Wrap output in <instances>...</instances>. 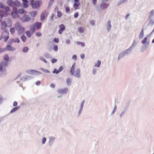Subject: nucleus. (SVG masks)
<instances>
[{"label": "nucleus", "instance_id": "2eb2a0df", "mask_svg": "<svg viewBox=\"0 0 154 154\" xmlns=\"http://www.w3.org/2000/svg\"><path fill=\"white\" fill-rule=\"evenodd\" d=\"M38 14V12L37 11H33L30 12L29 13L30 15L32 17H35Z\"/></svg>", "mask_w": 154, "mask_h": 154}, {"label": "nucleus", "instance_id": "de8ad7c7", "mask_svg": "<svg viewBox=\"0 0 154 154\" xmlns=\"http://www.w3.org/2000/svg\"><path fill=\"white\" fill-rule=\"evenodd\" d=\"M54 41L56 43H58L59 42V39L57 38H55L54 39Z\"/></svg>", "mask_w": 154, "mask_h": 154}, {"label": "nucleus", "instance_id": "bf43d9fd", "mask_svg": "<svg viewBox=\"0 0 154 154\" xmlns=\"http://www.w3.org/2000/svg\"><path fill=\"white\" fill-rule=\"evenodd\" d=\"M50 86L52 88H54L55 87V85L53 84H51L50 85Z\"/></svg>", "mask_w": 154, "mask_h": 154}, {"label": "nucleus", "instance_id": "774afa93", "mask_svg": "<svg viewBox=\"0 0 154 154\" xmlns=\"http://www.w3.org/2000/svg\"><path fill=\"white\" fill-rule=\"evenodd\" d=\"M92 72L93 74H95L96 72V70L95 69H94Z\"/></svg>", "mask_w": 154, "mask_h": 154}, {"label": "nucleus", "instance_id": "5701e85b", "mask_svg": "<svg viewBox=\"0 0 154 154\" xmlns=\"http://www.w3.org/2000/svg\"><path fill=\"white\" fill-rule=\"evenodd\" d=\"M143 44L146 43H148L149 42L148 41V38L147 37H145L142 42Z\"/></svg>", "mask_w": 154, "mask_h": 154}, {"label": "nucleus", "instance_id": "412c9836", "mask_svg": "<svg viewBox=\"0 0 154 154\" xmlns=\"http://www.w3.org/2000/svg\"><path fill=\"white\" fill-rule=\"evenodd\" d=\"M144 35V29L143 28L140 32L139 35V38L141 39L142 38Z\"/></svg>", "mask_w": 154, "mask_h": 154}, {"label": "nucleus", "instance_id": "09e8293b", "mask_svg": "<svg viewBox=\"0 0 154 154\" xmlns=\"http://www.w3.org/2000/svg\"><path fill=\"white\" fill-rule=\"evenodd\" d=\"M5 6L3 4L0 3V8H4Z\"/></svg>", "mask_w": 154, "mask_h": 154}, {"label": "nucleus", "instance_id": "393cba45", "mask_svg": "<svg viewBox=\"0 0 154 154\" xmlns=\"http://www.w3.org/2000/svg\"><path fill=\"white\" fill-rule=\"evenodd\" d=\"M15 31V27H12L10 28V31L12 35L14 34Z\"/></svg>", "mask_w": 154, "mask_h": 154}, {"label": "nucleus", "instance_id": "dca6fc26", "mask_svg": "<svg viewBox=\"0 0 154 154\" xmlns=\"http://www.w3.org/2000/svg\"><path fill=\"white\" fill-rule=\"evenodd\" d=\"M11 15L14 18L17 19L18 17V14L17 12H12Z\"/></svg>", "mask_w": 154, "mask_h": 154}, {"label": "nucleus", "instance_id": "4c0bfd02", "mask_svg": "<svg viewBox=\"0 0 154 154\" xmlns=\"http://www.w3.org/2000/svg\"><path fill=\"white\" fill-rule=\"evenodd\" d=\"M63 66H60V67L59 69L58 70H57V72H57V73H59V72H60L62 70H63Z\"/></svg>", "mask_w": 154, "mask_h": 154}, {"label": "nucleus", "instance_id": "5fc2aeb1", "mask_svg": "<svg viewBox=\"0 0 154 154\" xmlns=\"http://www.w3.org/2000/svg\"><path fill=\"white\" fill-rule=\"evenodd\" d=\"M17 103L16 101H14L13 103V106H16L17 105Z\"/></svg>", "mask_w": 154, "mask_h": 154}, {"label": "nucleus", "instance_id": "9d476101", "mask_svg": "<svg viewBox=\"0 0 154 154\" xmlns=\"http://www.w3.org/2000/svg\"><path fill=\"white\" fill-rule=\"evenodd\" d=\"M109 5L108 4L103 2L101 4L100 6V9L104 10L108 7Z\"/></svg>", "mask_w": 154, "mask_h": 154}, {"label": "nucleus", "instance_id": "58836bf2", "mask_svg": "<svg viewBox=\"0 0 154 154\" xmlns=\"http://www.w3.org/2000/svg\"><path fill=\"white\" fill-rule=\"evenodd\" d=\"M28 6V5L27 3H23V7L24 8H27Z\"/></svg>", "mask_w": 154, "mask_h": 154}, {"label": "nucleus", "instance_id": "c85d7f7f", "mask_svg": "<svg viewBox=\"0 0 154 154\" xmlns=\"http://www.w3.org/2000/svg\"><path fill=\"white\" fill-rule=\"evenodd\" d=\"M29 48L27 46L25 47L23 49L22 51L24 53L27 52L29 50Z\"/></svg>", "mask_w": 154, "mask_h": 154}, {"label": "nucleus", "instance_id": "9b49d317", "mask_svg": "<svg viewBox=\"0 0 154 154\" xmlns=\"http://www.w3.org/2000/svg\"><path fill=\"white\" fill-rule=\"evenodd\" d=\"M47 16V14H46V11L45 10L44 11L41 13L40 15V19L42 21L43 20L45 17Z\"/></svg>", "mask_w": 154, "mask_h": 154}, {"label": "nucleus", "instance_id": "79ce46f5", "mask_svg": "<svg viewBox=\"0 0 154 154\" xmlns=\"http://www.w3.org/2000/svg\"><path fill=\"white\" fill-rule=\"evenodd\" d=\"M41 69L44 72H45V73H49V71L47 70V69H44L43 68L42 69Z\"/></svg>", "mask_w": 154, "mask_h": 154}, {"label": "nucleus", "instance_id": "6ab92c4d", "mask_svg": "<svg viewBox=\"0 0 154 154\" xmlns=\"http://www.w3.org/2000/svg\"><path fill=\"white\" fill-rule=\"evenodd\" d=\"M7 25H9L10 26H11V20L9 18H7L5 20V22Z\"/></svg>", "mask_w": 154, "mask_h": 154}, {"label": "nucleus", "instance_id": "37998d69", "mask_svg": "<svg viewBox=\"0 0 154 154\" xmlns=\"http://www.w3.org/2000/svg\"><path fill=\"white\" fill-rule=\"evenodd\" d=\"M65 11L66 13H68L70 11V9L68 7H66L65 8Z\"/></svg>", "mask_w": 154, "mask_h": 154}, {"label": "nucleus", "instance_id": "7ed1b4c3", "mask_svg": "<svg viewBox=\"0 0 154 154\" xmlns=\"http://www.w3.org/2000/svg\"><path fill=\"white\" fill-rule=\"evenodd\" d=\"M9 32L6 29L3 32L2 35V38H4L5 42H7L9 38Z\"/></svg>", "mask_w": 154, "mask_h": 154}, {"label": "nucleus", "instance_id": "49530a36", "mask_svg": "<svg viewBox=\"0 0 154 154\" xmlns=\"http://www.w3.org/2000/svg\"><path fill=\"white\" fill-rule=\"evenodd\" d=\"M79 16V13L78 12L75 13L74 14V17L75 18H77Z\"/></svg>", "mask_w": 154, "mask_h": 154}, {"label": "nucleus", "instance_id": "4468645a", "mask_svg": "<svg viewBox=\"0 0 154 154\" xmlns=\"http://www.w3.org/2000/svg\"><path fill=\"white\" fill-rule=\"evenodd\" d=\"M34 24L35 26L36 29H38L41 27L42 23H41L37 22L34 23Z\"/></svg>", "mask_w": 154, "mask_h": 154}, {"label": "nucleus", "instance_id": "423d86ee", "mask_svg": "<svg viewBox=\"0 0 154 154\" xmlns=\"http://www.w3.org/2000/svg\"><path fill=\"white\" fill-rule=\"evenodd\" d=\"M7 62L2 61L0 64V71H2L3 69L5 68L8 66Z\"/></svg>", "mask_w": 154, "mask_h": 154}, {"label": "nucleus", "instance_id": "b1692460", "mask_svg": "<svg viewBox=\"0 0 154 154\" xmlns=\"http://www.w3.org/2000/svg\"><path fill=\"white\" fill-rule=\"evenodd\" d=\"M19 108V107L18 106L14 107L11 111L10 113L14 112L17 110Z\"/></svg>", "mask_w": 154, "mask_h": 154}, {"label": "nucleus", "instance_id": "f8f14e48", "mask_svg": "<svg viewBox=\"0 0 154 154\" xmlns=\"http://www.w3.org/2000/svg\"><path fill=\"white\" fill-rule=\"evenodd\" d=\"M19 43L20 42V40L18 38H11L9 40V43L11 44L13 42Z\"/></svg>", "mask_w": 154, "mask_h": 154}, {"label": "nucleus", "instance_id": "72a5a7b5", "mask_svg": "<svg viewBox=\"0 0 154 154\" xmlns=\"http://www.w3.org/2000/svg\"><path fill=\"white\" fill-rule=\"evenodd\" d=\"M24 12V10L23 9H20L18 10V12L20 14H22Z\"/></svg>", "mask_w": 154, "mask_h": 154}, {"label": "nucleus", "instance_id": "13d9d810", "mask_svg": "<svg viewBox=\"0 0 154 154\" xmlns=\"http://www.w3.org/2000/svg\"><path fill=\"white\" fill-rule=\"evenodd\" d=\"M85 54H81V58L83 59L85 57Z\"/></svg>", "mask_w": 154, "mask_h": 154}, {"label": "nucleus", "instance_id": "cd10ccee", "mask_svg": "<svg viewBox=\"0 0 154 154\" xmlns=\"http://www.w3.org/2000/svg\"><path fill=\"white\" fill-rule=\"evenodd\" d=\"M111 27V22L110 21H109L107 22V30H109Z\"/></svg>", "mask_w": 154, "mask_h": 154}, {"label": "nucleus", "instance_id": "4be33fe9", "mask_svg": "<svg viewBox=\"0 0 154 154\" xmlns=\"http://www.w3.org/2000/svg\"><path fill=\"white\" fill-rule=\"evenodd\" d=\"M78 31L80 33H83L84 31V29L83 28L80 26L78 29Z\"/></svg>", "mask_w": 154, "mask_h": 154}, {"label": "nucleus", "instance_id": "ea45409f", "mask_svg": "<svg viewBox=\"0 0 154 154\" xmlns=\"http://www.w3.org/2000/svg\"><path fill=\"white\" fill-rule=\"evenodd\" d=\"M45 57L47 58H49L50 57L48 53H46L45 54Z\"/></svg>", "mask_w": 154, "mask_h": 154}, {"label": "nucleus", "instance_id": "c756f323", "mask_svg": "<svg viewBox=\"0 0 154 154\" xmlns=\"http://www.w3.org/2000/svg\"><path fill=\"white\" fill-rule=\"evenodd\" d=\"M27 36L29 37H30L31 36V35L33 33H32V32H30V31H27L26 32Z\"/></svg>", "mask_w": 154, "mask_h": 154}, {"label": "nucleus", "instance_id": "052dcab7", "mask_svg": "<svg viewBox=\"0 0 154 154\" xmlns=\"http://www.w3.org/2000/svg\"><path fill=\"white\" fill-rule=\"evenodd\" d=\"M54 1V0H50V2H49V4H50V5H51V4H52L53 3Z\"/></svg>", "mask_w": 154, "mask_h": 154}, {"label": "nucleus", "instance_id": "a878e982", "mask_svg": "<svg viewBox=\"0 0 154 154\" xmlns=\"http://www.w3.org/2000/svg\"><path fill=\"white\" fill-rule=\"evenodd\" d=\"M13 5L19 7L20 5V3L18 1H16L14 2Z\"/></svg>", "mask_w": 154, "mask_h": 154}, {"label": "nucleus", "instance_id": "864d4df0", "mask_svg": "<svg viewBox=\"0 0 154 154\" xmlns=\"http://www.w3.org/2000/svg\"><path fill=\"white\" fill-rule=\"evenodd\" d=\"M57 70L56 69H54L53 72V73H56V74H58L59 73H57Z\"/></svg>", "mask_w": 154, "mask_h": 154}, {"label": "nucleus", "instance_id": "a211bd4d", "mask_svg": "<svg viewBox=\"0 0 154 154\" xmlns=\"http://www.w3.org/2000/svg\"><path fill=\"white\" fill-rule=\"evenodd\" d=\"M36 29L35 26L34 24L31 26L30 28V30L32 32V33H33Z\"/></svg>", "mask_w": 154, "mask_h": 154}, {"label": "nucleus", "instance_id": "20e7f679", "mask_svg": "<svg viewBox=\"0 0 154 154\" xmlns=\"http://www.w3.org/2000/svg\"><path fill=\"white\" fill-rule=\"evenodd\" d=\"M31 3L32 8L34 9L38 8L40 5V1H36L34 2L33 0H32Z\"/></svg>", "mask_w": 154, "mask_h": 154}, {"label": "nucleus", "instance_id": "bb28decb", "mask_svg": "<svg viewBox=\"0 0 154 154\" xmlns=\"http://www.w3.org/2000/svg\"><path fill=\"white\" fill-rule=\"evenodd\" d=\"M7 3L9 6H12L14 3V2L12 0H8L7 1Z\"/></svg>", "mask_w": 154, "mask_h": 154}, {"label": "nucleus", "instance_id": "f03ea898", "mask_svg": "<svg viewBox=\"0 0 154 154\" xmlns=\"http://www.w3.org/2000/svg\"><path fill=\"white\" fill-rule=\"evenodd\" d=\"M15 26L17 28L18 34L20 35L24 32L25 28L23 27L19 23H16Z\"/></svg>", "mask_w": 154, "mask_h": 154}, {"label": "nucleus", "instance_id": "f3484780", "mask_svg": "<svg viewBox=\"0 0 154 154\" xmlns=\"http://www.w3.org/2000/svg\"><path fill=\"white\" fill-rule=\"evenodd\" d=\"M7 26V24L5 22H2L1 23V29L2 30L5 29Z\"/></svg>", "mask_w": 154, "mask_h": 154}, {"label": "nucleus", "instance_id": "e433bc0d", "mask_svg": "<svg viewBox=\"0 0 154 154\" xmlns=\"http://www.w3.org/2000/svg\"><path fill=\"white\" fill-rule=\"evenodd\" d=\"M4 59L5 60H6L7 61L9 60L8 56L7 54H6L5 55Z\"/></svg>", "mask_w": 154, "mask_h": 154}, {"label": "nucleus", "instance_id": "0e129e2a", "mask_svg": "<svg viewBox=\"0 0 154 154\" xmlns=\"http://www.w3.org/2000/svg\"><path fill=\"white\" fill-rule=\"evenodd\" d=\"M66 42L67 44H69L70 42V41L69 40H67L66 41Z\"/></svg>", "mask_w": 154, "mask_h": 154}, {"label": "nucleus", "instance_id": "0eeeda50", "mask_svg": "<svg viewBox=\"0 0 154 154\" xmlns=\"http://www.w3.org/2000/svg\"><path fill=\"white\" fill-rule=\"evenodd\" d=\"M80 0H74V3L73 5V7L74 10H76L78 9L80 5L79 2Z\"/></svg>", "mask_w": 154, "mask_h": 154}, {"label": "nucleus", "instance_id": "6e6d98bb", "mask_svg": "<svg viewBox=\"0 0 154 154\" xmlns=\"http://www.w3.org/2000/svg\"><path fill=\"white\" fill-rule=\"evenodd\" d=\"M5 10L6 11H8L9 10V8L8 7H6L5 8Z\"/></svg>", "mask_w": 154, "mask_h": 154}, {"label": "nucleus", "instance_id": "8fccbe9b", "mask_svg": "<svg viewBox=\"0 0 154 154\" xmlns=\"http://www.w3.org/2000/svg\"><path fill=\"white\" fill-rule=\"evenodd\" d=\"M36 34L37 36L38 37L41 36L42 35L41 33L40 32H36Z\"/></svg>", "mask_w": 154, "mask_h": 154}, {"label": "nucleus", "instance_id": "a18cd8bd", "mask_svg": "<svg viewBox=\"0 0 154 154\" xmlns=\"http://www.w3.org/2000/svg\"><path fill=\"white\" fill-rule=\"evenodd\" d=\"M57 61V60L56 59H53L51 60V62L52 63H56Z\"/></svg>", "mask_w": 154, "mask_h": 154}, {"label": "nucleus", "instance_id": "4d7b16f0", "mask_svg": "<svg viewBox=\"0 0 154 154\" xmlns=\"http://www.w3.org/2000/svg\"><path fill=\"white\" fill-rule=\"evenodd\" d=\"M97 0H92V3L94 5H95L97 2Z\"/></svg>", "mask_w": 154, "mask_h": 154}, {"label": "nucleus", "instance_id": "c9c22d12", "mask_svg": "<svg viewBox=\"0 0 154 154\" xmlns=\"http://www.w3.org/2000/svg\"><path fill=\"white\" fill-rule=\"evenodd\" d=\"M62 16V13L59 11L57 12V16L59 18H60Z\"/></svg>", "mask_w": 154, "mask_h": 154}, {"label": "nucleus", "instance_id": "7c9ffc66", "mask_svg": "<svg viewBox=\"0 0 154 154\" xmlns=\"http://www.w3.org/2000/svg\"><path fill=\"white\" fill-rule=\"evenodd\" d=\"M101 64V61L99 60H98L97 63L95 64L94 66L95 67H99L100 66Z\"/></svg>", "mask_w": 154, "mask_h": 154}, {"label": "nucleus", "instance_id": "ddd939ff", "mask_svg": "<svg viewBox=\"0 0 154 154\" xmlns=\"http://www.w3.org/2000/svg\"><path fill=\"white\" fill-rule=\"evenodd\" d=\"M7 49L10 51H15L16 50V48L13 47H12L11 45H8L6 46Z\"/></svg>", "mask_w": 154, "mask_h": 154}, {"label": "nucleus", "instance_id": "473e14b6", "mask_svg": "<svg viewBox=\"0 0 154 154\" xmlns=\"http://www.w3.org/2000/svg\"><path fill=\"white\" fill-rule=\"evenodd\" d=\"M76 44L78 45H80L82 47H84L85 46V44L84 42H76Z\"/></svg>", "mask_w": 154, "mask_h": 154}, {"label": "nucleus", "instance_id": "69168bd1", "mask_svg": "<svg viewBox=\"0 0 154 154\" xmlns=\"http://www.w3.org/2000/svg\"><path fill=\"white\" fill-rule=\"evenodd\" d=\"M31 72L32 73L33 72H38V73H40V72H38V71H37L35 70H31Z\"/></svg>", "mask_w": 154, "mask_h": 154}, {"label": "nucleus", "instance_id": "e2e57ef3", "mask_svg": "<svg viewBox=\"0 0 154 154\" xmlns=\"http://www.w3.org/2000/svg\"><path fill=\"white\" fill-rule=\"evenodd\" d=\"M3 17V15L2 14L0 15V22L1 21Z\"/></svg>", "mask_w": 154, "mask_h": 154}, {"label": "nucleus", "instance_id": "1a4fd4ad", "mask_svg": "<svg viewBox=\"0 0 154 154\" xmlns=\"http://www.w3.org/2000/svg\"><path fill=\"white\" fill-rule=\"evenodd\" d=\"M57 92L60 94H64L68 91L67 88L59 89L57 90Z\"/></svg>", "mask_w": 154, "mask_h": 154}, {"label": "nucleus", "instance_id": "aec40b11", "mask_svg": "<svg viewBox=\"0 0 154 154\" xmlns=\"http://www.w3.org/2000/svg\"><path fill=\"white\" fill-rule=\"evenodd\" d=\"M72 79L69 78H67L66 80V82L67 85L70 86L71 85Z\"/></svg>", "mask_w": 154, "mask_h": 154}, {"label": "nucleus", "instance_id": "39448f33", "mask_svg": "<svg viewBox=\"0 0 154 154\" xmlns=\"http://www.w3.org/2000/svg\"><path fill=\"white\" fill-rule=\"evenodd\" d=\"M31 18L28 15H24L21 19V20L23 22H28L30 21Z\"/></svg>", "mask_w": 154, "mask_h": 154}, {"label": "nucleus", "instance_id": "680f3d73", "mask_svg": "<svg viewBox=\"0 0 154 154\" xmlns=\"http://www.w3.org/2000/svg\"><path fill=\"white\" fill-rule=\"evenodd\" d=\"M90 23L92 25H94V21H91L90 22Z\"/></svg>", "mask_w": 154, "mask_h": 154}, {"label": "nucleus", "instance_id": "2f4dec72", "mask_svg": "<svg viewBox=\"0 0 154 154\" xmlns=\"http://www.w3.org/2000/svg\"><path fill=\"white\" fill-rule=\"evenodd\" d=\"M26 37L24 35H22L21 37V39L23 42H25L26 40Z\"/></svg>", "mask_w": 154, "mask_h": 154}, {"label": "nucleus", "instance_id": "a19ab883", "mask_svg": "<svg viewBox=\"0 0 154 154\" xmlns=\"http://www.w3.org/2000/svg\"><path fill=\"white\" fill-rule=\"evenodd\" d=\"M54 49L55 51H57L58 49V46L57 45H55L54 47Z\"/></svg>", "mask_w": 154, "mask_h": 154}, {"label": "nucleus", "instance_id": "338daca9", "mask_svg": "<svg viewBox=\"0 0 154 154\" xmlns=\"http://www.w3.org/2000/svg\"><path fill=\"white\" fill-rule=\"evenodd\" d=\"M22 1L23 2V3H28V1L27 0H22Z\"/></svg>", "mask_w": 154, "mask_h": 154}, {"label": "nucleus", "instance_id": "603ef678", "mask_svg": "<svg viewBox=\"0 0 154 154\" xmlns=\"http://www.w3.org/2000/svg\"><path fill=\"white\" fill-rule=\"evenodd\" d=\"M40 84H41V82L39 81H37L36 82V85H39Z\"/></svg>", "mask_w": 154, "mask_h": 154}, {"label": "nucleus", "instance_id": "6e6552de", "mask_svg": "<svg viewBox=\"0 0 154 154\" xmlns=\"http://www.w3.org/2000/svg\"><path fill=\"white\" fill-rule=\"evenodd\" d=\"M59 27L60 28L58 31V33L59 34H61L64 31L66 28L65 26L63 24H61L59 26Z\"/></svg>", "mask_w": 154, "mask_h": 154}, {"label": "nucleus", "instance_id": "f704fd0d", "mask_svg": "<svg viewBox=\"0 0 154 154\" xmlns=\"http://www.w3.org/2000/svg\"><path fill=\"white\" fill-rule=\"evenodd\" d=\"M39 59L42 61H43L45 63H47V61L45 59V58L43 57H40Z\"/></svg>", "mask_w": 154, "mask_h": 154}, {"label": "nucleus", "instance_id": "3c124183", "mask_svg": "<svg viewBox=\"0 0 154 154\" xmlns=\"http://www.w3.org/2000/svg\"><path fill=\"white\" fill-rule=\"evenodd\" d=\"M72 59L75 60H76L77 59V56L76 55H73L72 57Z\"/></svg>", "mask_w": 154, "mask_h": 154}, {"label": "nucleus", "instance_id": "f257e3e1", "mask_svg": "<svg viewBox=\"0 0 154 154\" xmlns=\"http://www.w3.org/2000/svg\"><path fill=\"white\" fill-rule=\"evenodd\" d=\"M75 63H74L71 68L70 73L72 75L74 76L75 77L79 78L81 77V75L80 70L79 69H77L75 70Z\"/></svg>", "mask_w": 154, "mask_h": 154}, {"label": "nucleus", "instance_id": "c03bdc74", "mask_svg": "<svg viewBox=\"0 0 154 154\" xmlns=\"http://www.w3.org/2000/svg\"><path fill=\"white\" fill-rule=\"evenodd\" d=\"M46 138L45 137H43L42 139V143L43 144H44L46 141Z\"/></svg>", "mask_w": 154, "mask_h": 154}]
</instances>
